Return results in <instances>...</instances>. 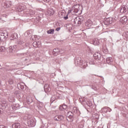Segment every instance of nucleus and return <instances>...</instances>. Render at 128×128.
Wrapping results in <instances>:
<instances>
[{"label": "nucleus", "instance_id": "28", "mask_svg": "<svg viewBox=\"0 0 128 128\" xmlns=\"http://www.w3.org/2000/svg\"><path fill=\"white\" fill-rule=\"evenodd\" d=\"M123 36L128 39V32H125L123 34Z\"/></svg>", "mask_w": 128, "mask_h": 128}, {"label": "nucleus", "instance_id": "40", "mask_svg": "<svg viewBox=\"0 0 128 128\" xmlns=\"http://www.w3.org/2000/svg\"><path fill=\"white\" fill-rule=\"evenodd\" d=\"M56 124H54H54H52V128H56Z\"/></svg>", "mask_w": 128, "mask_h": 128}, {"label": "nucleus", "instance_id": "13", "mask_svg": "<svg viewBox=\"0 0 128 128\" xmlns=\"http://www.w3.org/2000/svg\"><path fill=\"white\" fill-rule=\"evenodd\" d=\"M12 128H20V123H15L12 125Z\"/></svg>", "mask_w": 128, "mask_h": 128}, {"label": "nucleus", "instance_id": "21", "mask_svg": "<svg viewBox=\"0 0 128 128\" xmlns=\"http://www.w3.org/2000/svg\"><path fill=\"white\" fill-rule=\"evenodd\" d=\"M24 42L22 40H20L17 42L18 46H24Z\"/></svg>", "mask_w": 128, "mask_h": 128}, {"label": "nucleus", "instance_id": "23", "mask_svg": "<svg viewBox=\"0 0 128 128\" xmlns=\"http://www.w3.org/2000/svg\"><path fill=\"white\" fill-rule=\"evenodd\" d=\"M54 30L50 29L49 30L47 31V33H48L50 34H54Z\"/></svg>", "mask_w": 128, "mask_h": 128}, {"label": "nucleus", "instance_id": "24", "mask_svg": "<svg viewBox=\"0 0 128 128\" xmlns=\"http://www.w3.org/2000/svg\"><path fill=\"white\" fill-rule=\"evenodd\" d=\"M6 52V48L4 46L0 47V52Z\"/></svg>", "mask_w": 128, "mask_h": 128}, {"label": "nucleus", "instance_id": "39", "mask_svg": "<svg viewBox=\"0 0 128 128\" xmlns=\"http://www.w3.org/2000/svg\"><path fill=\"white\" fill-rule=\"evenodd\" d=\"M14 38H18V34H14Z\"/></svg>", "mask_w": 128, "mask_h": 128}, {"label": "nucleus", "instance_id": "1", "mask_svg": "<svg viewBox=\"0 0 128 128\" xmlns=\"http://www.w3.org/2000/svg\"><path fill=\"white\" fill-rule=\"evenodd\" d=\"M72 21L76 26H80L82 24V20H80V17H76L74 20H72Z\"/></svg>", "mask_w": 128, "mask_h": 128}, {"label": "nucleus", "instance_id": "25", "mask_svg": "<svg viewBox=\"0 0 128 128\" xmlns=\"http://www.w3.org/2000/svg\"><path fill=\"white\" fill-rule=\"evenodd\" d=\"M56 100V96L55 95L52 96L50 99L51 102H54V100Z\"/></svg>", "mask_w": 128, "mask_h": 128}, {"label": "nucleus", "instance_id": "11", "mask_svg": "<svg viewBox=\"0 0 128 128\" xmlns=\"http://www.w3.org/2000/svg\"><path fill=\"white\" fill-rule=\"evenodd\" d=\"M44 90L46 92H50V86L48 84L44 85Z\"/></svg>", "mask_w": 128, "mask_h": 128}, {"label": "nucleus", "instance_id": "51", "mask_svg": "<svg viewBox=\"0 0 128 128\" xmlns=\"http://www.w3.org/2000/svg\"><path fill=\"white\" fill-rule=\"evenodd\" d=\"M0 20H2V18H0Z\"/></svg>", "mask_w": 128, "mask_h": 128}, {"label": "nucleus", "instance_id": "44", "mask_svg": "<svg viewBox=\"0 0 128 128\" xmlns=\"http://www.w3.org/2000/svg\"><path fill=\"white\" fill-rule=\"evenodd\" d=\"M70 12H72V10H69L68 11V14H70Z\"/></svg>", "mask_w": 128, "mask_h": 128}, {"label": "nucleus", "instance_id": "30", "mask_svg": "<svg viewBox=\"0 0 128 128\" xmlns=\"http://www.w3.org/2000/svg\"><path fill=\"white\" fill-rule=\"evenodd\" d=\"M34 48H38V42H34L32 44Z\"/></svg>", "mask_w": 128, "mask_h": 128}, {"label": "nucleus", "instance_id": "8", "mask_svg": "<svg viewBox=\"0 0 128 128\" xmlns=\"http://www.w3.org/2000/svg\"><path fill=\"white\" fill-rule=\"evenodd\" d=\"M110 24H112V18H107L104 22V24L106 25Z\"/></svg>", "mask_w": 128, "mask_h": 128}, {"label": "nucleus", "instance_id": "18", "mask_svg": "<svg viewBox=\"0 0 128 128\" xmlns=\"http://www.w3.org/2000/svg\"><path fill=\"white\" fill-rule=\"evenodd\" d=\"M112 61V57H108L106 59V62L108 64H110Z\"/></svg>", "mask_w": 128, "mask_h": 128}, {"label": "nucleus", "instance_id": "49", "mask_svg": "<svg viewBox=\"0 0 128 128\" xmlns=\"http://www.w3.org/2000/svg\"><path fill=\"white\" fill-rule=\"evenodd\" d=\"M32 40H34V38H32Z\"/></svg>", "mask_w": 128, "mask_h": 128}, {"label": "nucleus", "instance_id": "14", "mask_svg": "<svg viewBox=\"0 0 128 128\" xmlns=\"http://www.w3.org/2000/svg\"><path fill=\"white\" fill-rule=\"evenodd\" d=\"M128 19L126 18V16H124L122 18L121 22H122V24H125V22H128Z\"/></svg>", "mask_w": 128, "mask_h": 128}, {"label": "nucleus", "instance_id": "48", "mask_svg": "<svg viewBox=\"0 0 128 128\" xmlns=\"http://www.w3.org/2000/svg\"><path fill=\"white\" fill-rule=\"evenodd\" d=\"M20 49H22V48H20Z\"/></svg>", "mask_w": 128, "mask_h": 128}, {"label": "nucleus", "instance_id": "42", "mask_svg": "<svg viewBox=\"0 0 128 128\" xmlns=\"http://www.w3.org/2000/svg\"><path fill=\"white\" fill-rule=\"evenodd\" d=\"M60 30V28H56V30L57 32H58V30Z\"/></svg>", "mask_w": 128, "mask_h": 128}, {"label": "nucleus", "instance_id": "32", "mask_svg": "<svg viewBox=\"0 0 128 128\" xmlns=\"http://www.w3.org/2000/svg\"><path fill=\"white\" fill-rule=\"evenodd\" d=\"M90 64H94V60H91L89 61Z\"/></svg>", "mask_w": 128, "mask_h": 128}, {"label": "nucleus", "instance_id": "16", "mask_svg": "<svg viewBox=\"0 0 128 128\" xmlns=\"http://www.w3.org/2000/svg\"><path fill=\"white\" fill-rule=\"evenodd\" d=\"M92 23L90 21V20H88L86 22V26H92Z\"/></svg>", "mask_w": 128, "mask_h": 128}, {"label": "nucleus", "instance_id": "22", "mask_svg": "<svg viewBox=\"0 0 128 128\" xmlns=\"http://www.w3.org/2000/svg\"><path fill=\"white\" fill-rule=\"evenodd\" d=\"M82 66L84 68H86L88 66V62H86V61H84L83 63H82Z\"/></svg>", "mask_w": 128, "mask_h": 128}, {"label": "nucleus", "instance_id": "31", "mask_svg": "<svg viewBox=\"0 0 128 128\" xmlns=\"http://www.w3.org/2000/svg\"><path fill=\"white\" fill-rule=\"evenodd\" d=\"M8 84H14V80L12 79H10L8 80Z\"/></svg>", "mask_w": 128, "mask_h": 128}, {"label": "nucleus", "instance_id": "43", "mask_svg": "<svg viewBox=\"0 0 128 128\" xmlns=\"http://www.w3.org/2000/svg\"><path fill=\"white\" fill-rule=\"evenodd\" d=\"M26 34H28V36H30V32H26Z\"/></svg>", "mask_w": 128, "mask_h": 128}, {"label": "nucleus", "instance_id": "50", "mask_svg": "<svg viewBox=\"0 0 128 128\" xmlns=\"http://www.w3.org/2000/svg\"><path fill=\"white\" fill-rule=\"evenodd\" d=\"M110 111H112V109H110Z\"/></svg>", "mask_w": 128, "mask_h": 128}, {"label": "nucleus", "instance_id": "37", "mask_svg": "<svg viewBox=\"0 0 128 128\" xmlns=\"http://www.w3.org/2000/svg\"><path fill=\"white\" fill-rule=\"evenodd\" d=\"M28 56V53H23L21 54V56Z\"/></svg>", "mask_w": 128, "mask_h": 128}, {"label": "nucleus", "instance_id": "5", "mask_svg": "<svg viewBox=\"0 0 128 128\" xmlns=\"http://www.w3.org/2000/svg\"><path fill=\"white\" fill-rule=\"evenodd\" d=\"M8 36V33L0 32V40H4V38H6V36Z\"/></svg>", "mask_w": 128, "mask_h": 128}, {"label": "nucleus", "instance_id": "33", "mask_svg": "<svg viewBox=\"0 0 128 128\" xmlns=\"http://www.w3.org/2000/svg\"><path fill=\"white\" fill-rule=\"evenodd\" d=\"M82 101L83 102H84V104H88V100H86V99H82Z\"/></svg>", "mask_w": 128, "mask_h": 128}, {"label": "nucleus", "instance_id": "12", "mask_svg": "<svg viewBox=\"0 0 128 128\" xmlns=\"http://www.w3.org/2000/svg\"><path fill=\"white\" fill-rule=\"evenodd\" d=\"M80 10V5L76 4L74 6V12H78Z\"/></svg>", "mask_w": 128, "mask_h": 128}, {"label": "nucleus", "instance_id": "10", "mask_svg": "<svg viewBox=\"0 0 128 128\" xmlns=\"http://www.w3.org/2000/svg\"><path fill=\"white\" fill-rule=\"evenodd\" d=\"M126 10H128V7L122 6L120 10V12H121V14H124V12H126Z\"/></svg>", "mask_w": 128, "mask_h": 128}, {"label": "nucleus", "instance_id": "4", "mask_svg": "<svg viewBox=\"0 0 128 128\" xmlns=\"http://www.w3.org/2000/svg\"><path fill=\"white\" fill-rule=\"evenodd\" d=\"M54 14V10H52V8H48L46 12V16H52Z\"/></svg>", "mask_w": 128, "mask_h": 128}, {"label": "nucleus", "instance_id": "38", "mask_svg": "<svg viewBox=\"0 0 128 128\" xmlns=\"http://www.w3.org/2000/svg\"><path fill=\"white\" fill-rule=\"evenodd\" d=\"M63 18H64V20H68V15L66 16H64Z\"/></svg>", "mask_w": 128, "mask_h": 128}, {"label": "nucleus", "instance_id": "35", "mask_svg": "<svg viewBox=\"0 0 128 128\" xmlns=\"http://www.w3.org/2000/svg\"><path fill=\"white\" fill-rule=\"evenodd\" d=\"M20 88L21 90H24V86L20 84Z\"/></svg>", "mask_w": 128, "mask_h": 128}, {"label": "nucleus", "instance_id": "6", "mask_svg": "<svg viewBox=\"0 0 128 128\" xmlns=\"http://www.w3.org/2000/svg\"><path fill=\"white\" fill-rule=\"evenodd\" d=\"M54 120L57 122H60V120H64V116L62 115H57L54 117Z\"/></svg>", "mask_w": 128, "mask_h": 128}, {"label": "nucleus", "instance_id": "19", "mask_svg": "<svg viewBox=\"0 0 128 128\" xmlns=\"http://www.w3.org/2000/svg\"><path fill=\"white\" fill-rule=\"evenodd\" d=\"M73 116H74V114L72 112H68L67 114V116H68L69 118H72Z\"/></svg>", "mask_w": 128, "mask_h": 128}, {"label": "nucleus", "instance_id": "9", "mask_svg": "<svg viewBox=\"0 0 128 128\" xmlns=\"http://www.w3.org/2000/svg\"><path fill=\"white\" fill-rule=\"evenodd\" d=\"M82 62H84V61L80 58H78L75 60V64H77L79 66H82Z\"/></svg>", "mask_w": 128, "mask_h": 128}, {"label": "nucleus", "instance_id": "3", "mask_svg": "<svg viewBox=\"0 0 128 128\" xmlns=\"http://www.w3.org/2000/svg\"><path fill=\"white\" fill-rule=\"evenodd\" d=\"M26 119L28 118V124L30 126H36V123L34 122V120L32 118H30V117L25 118Z\"/></svg>", "mask_w": 128, "mask_h": 128}, {"label": "nucleus", "instance_id": "2", "mask_svg": "<svg viewBox=\"0 0 128 128\" xmlns=\"http://www.w3.org/2000/svg\"><path fill=\"white\" fill-rule=\"evenodd\" d=\"M60 54H64V50L62 49H58V48H56L53 50L52 54L54 56H56Z\"/></svg>", "mask_w": 128, "mask_h": 128}, {"label": "nucleus", "instance_id": "27", "mask_svg": "<svg viewBox=\"0 0 128 128\" xmlns=\"http://www.w3.org/2000/svg\"><path fill=\"white\" fill-rule=\"evenodd\" d=\"M35 12L34 11L30 10H29V14H30V16H34V14Z\"/></svg>", "mask_w": 128, "mask_h": 128}, {"label": "nucleus", "instance_id": "46", "mask_svg": "<svg viewBox=\"0 0 128 128\" xmlns=\"http://www.w3.org/2000/svg\"><path fill=\"white\" fill-rule=\"evenodd\" d=\"M74 110H76V108H74Z\"/></svg>", "mask_w": 128, "mask_h": 128}, {"label": "nucleus", "instance_id": "34", "mask_svg": "<svg viewBox=\"0 0 128 128\" xmlns=\"http://www.w3.org/2000/svg\"><path fill=\"white\" fill-rule=\"evenodd\" d=\"M64 12H61L59 13V16H64Z\"/></svg>", "mask_w": 128, "mask_h": 128}, {"label": "nucleus", "instance_id": "41", "mask_svg": "<svg viewBox=\"0 0 128 128\" xmlns=\"http://www.w3.org/2000/svg\"><path fill=\"white\" fill-rule=\"evenodd\" d=\"M45 2H50V0H44Z\"/></svg>", "mask_w": 128, "mask_h": 128}, {"label": "nucleus", "instance_id": "47", "mask_svg": "<svg viewBox=\"0 0 128 128\" xmlns=\"http://www.w3.org/2000/svg\"><path fill=\"white\" fill-rule=\"evenodd\" d=\"M32 38H34V36H32Z\"/></svg>", "mask_w": 128, "mask_h": 128}, {"label": "nucleus", "instance_id": "20", "mask_svg": "<svg viewBox=\"0 0 128 128\" xmlns=\"http://www.w3.org/2000/svg\"><path fill=\"white\" fill-rule=\"evenodd\" d=\"M93 44L94 46H98V44H100V42L98 39H95L94 40Z\"/></svg>", "mask_w": 128, "mask_h": 128}, {"label": "nucleus", "instance_id": "7", "mask_svg": "<svg viewBox=\"0 0 128 128\" xmlns=\"http://www.w3.org/2000/svg\"><path fill=\"white\" fill-rule=\"evenodd\" d=\"M16 48H18V46H16V45H14L12 46H10L9 47L8 50H9L10 52H16Z\"/></svg>", "mask_w": 128, "mask_h": 128}, {"label": "nucleus", "instance_id": "45", "mask_svg": "<svg viewBox=\"0 0 128 128\" xmlns=\"http://www.w3.org/2000/svg\"><path fill=\"white\" fill-rule=\"evenodd\" d=\"M10 6H11L10 4L8 5V8H10Z\"/></svg>", "mask_w": 128, "mask_h": 128}, {"label": "nucleus", "instance_id": "15", "mask_svg": "<svg viewBox=\"0 0 128 128\" xmlns=\"http://www.w3.org/2000/svg\"><path fill=\"white\" fill-rule=\"evenodd\" d=\"M94 56L95 58H98V60H100V58H102V56L99 53L97 52L94 54Z\"/></svg>", "mask_w": 128, "mask_h": 128}, {"label": "nucleus", "instance_id": "26", "mask_svg": "<svg viewBox=\"0 0 128 128\" xmlns=\"http://www.w3.org/2000/svg\"><path fill=\"white\" fill-rule=\"evenodd\" d=\"M32 60V58H30V56H26V58H25L24 61L25 62H30Z\"/></svg>", "mask_w": 128, "mask_h": 128}, {"label": "nucleus", "instance_id": "29", "mask_svg": "<svg viewBox=\"0 0 128 128\" xmlns=\"http://www.w3.org/2000/svg\"><path fill=\"white\" fill-rule=\"evenodd\" d=\"M40 17H39L38 16V18H36L35 22H36V24H38V22H40Z\"/></svg>", "mask_w": 128, "mask_h": 128}, {"label": "nucleus", "instance_id": "36", "mask_svg": "<svg viewBox=\"0 0 128 128\" xmlns=\"http://www.w3.org/2000/svg\"><path fill=\"white\" fill-rule=\"evenodd\" d=\"M0 128H6V126L4 125H2V126H0Z\"/></svg>", "mask_w": 128, "mask_h": 128}, {"label": "nucleus", "instance_id": "17", "mask_svg": "<svg viewBox=\"0 0 128 128\" xmlns=\"http://www.w3.org/2000/svg\"><path fill=\"white\" fill-rule=\"evenodd\" d=\"M60 108L61 110H66V108H68V106L64 104L62 106H60Z\"/></svg>", "mask_w": 128, "mask_h": 128}]
</instances>
